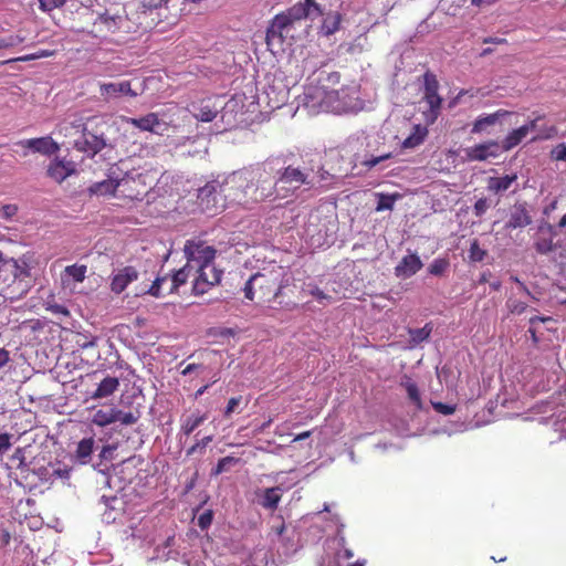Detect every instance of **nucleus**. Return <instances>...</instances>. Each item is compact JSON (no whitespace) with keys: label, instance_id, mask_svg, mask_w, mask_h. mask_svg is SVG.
<instances>
[{"label":"nucleus","instance_id":"obj_1","mask_svg":"<svg viewBox=\"0 0 566 566\" xmlns=\"http://www.w3.org/2000/svg\"><path fill=\"white\" fill-rule=\"evenodd\" d=\"M304 104L312 109L332 113L354 112L360 107L356 87L326 90L322 86H311L304 93Z\"/></svg>","mask_w":566,"mask_h":566},{"label":"nucleus","instance_id":"obj_2","mask_svg":"<svg viewBox=\"0 0 566 566\" xmlns=\"http://www.w3.org/2000/svg\"><path fill=\"white\" fill-rule=\"evenodd\" d=\"M277 165V158H270L262 164L249 168V178H251L249 199L251 202L285 198V193H282L279 187L277 178L273 181V175L276 171Z\"/></svg>","mask_w":566,"mask_h":566},{"label":"nucleus","instance_id":"obj_3","mask_svg":"<svg viewBox=\"0 0 566 566\" xmlns=\"http://www.w3.org/2000/svg\"><path fill=\"white\" fill-rule=\"evenodd\" d=\"M109 124L97 117H91L83 124L82 136L74 142V148L93 158L106 147H113L107 138Z\"/></svg>","mask_w":566,"mask_h":566},{"label":"nucleus","instance_id":"obj_4","mask_svg":"<svg viewBox=\"0 0 566 566\" xmlns=\"http://www.w3.org/2000/svg\"><path fill=\"white\" fill-rule=\"evenodd\" d=\"M249 168L234 171L220 180L221 191H223L226 205L229 202L249 203L251 178Z\"/></svg>","mask_w":566,"mask_h":566},{"label":"nucleus","instance_id":"obj_5","mask_svg":"<svg viewBox=\"0 0 566 566\" xmlns=\"http://www.w3.org/2000/svg\"><path fill=\"white\" fill-rule=\"evenodd\" d=\"M312 170L307 168H298L287 166L284 168L276 167L277 184L281 188L282 193H285V198L298 189L303 185L313 186L314 177L311 174Z\"/></svg>","mask_w":566,"mask_h":566},{"label":"nucleus","instance_id":"obj_6","mask_svg":"<svg viewBox=\"0 0 566 566\" xmlns=\"http://www.w3.org/2000/svg\"><path fill=\"white\" fill-rule=\"evenodd\" d=\"M276 15L284 20L283 22H285L287 28L294 31L295 23L305 19L313 21L318 17H323L324 8L316 0H303Z\"/></svg>","mask_w":566,"mask_h":566},{"label":"nucleus","instance_id":"obj_7","mask_svg":"<svg viewBox=\"0 0 566 566\" xmlns=\"http://www.w3.org/2000/svg\"><path fill=\"white\" fill-rule=\"evenodd\" d=\"M197 201L205 212L216 214L226 208V199L221 191L220 179L207 182L198 190Z\"/></svg>","mask_w":566,"mask_h":566},{"label":"nucleus","instance_id":"obj_8","mask_svg":"<svg viewBox=\"0 0 566 566\" xmlns=\"http://www.w3.org/2000/svg\"><path fill=\"white\" fill-rule=\"evenodd\" d=\"M184 252L187 264H192L196 269L209 268L216 256V249L206 244L203 241L188 240Z\"/></svg>","mask_w":566,"mask_h":566},{"label":"nucleus","instance_id":"obj_9","mask_svg":"<svg viewBox=\"0 0 566 566\" xmlns=\"http://www.w3.org/2000/svg\"><path fill=\"white\" fill-rule=\"evenodd\" d=\"M30 276V269L24 260H15L0 250V281L14 283Z\"/></svg>","mask_w":566,"mask_h":566},{"label":"nucleus","instance_id":"obj_10","mask_svg":"<svg viewBox=\"0 0 566 566\" xmlns=\"http://www.w3.org/2000/svg\"><path fill=\"white\" fill-rule=\"evenodd\" d=\"M275 15L266 30V45L272 53L284 51V42L287 38H293V30L287 28L285 22Z\"/></svg>","mask_w":566,"mask_h":566},{"label":"nucleus","instance_id":"obj_11","mask_svg":"<svg viewBox=\"0 0 566 566\" xmlns=\"http://www.w3.org/2000/svg\"><path fill=\"white\" fill-rule=\"evenodd\" d=\"M126 123L133 127L157 135H164L168 130V123L158 113H148L145 116L126 118Z\"/></svg>","mask_w":566,"mask_h":566},{"label":"nucleus","instance_id":"obj_12","mask_svg":"<svg viewBox=\"0 0 566 566\" xmlns=\"http://www.w3.org/2000/svg\"><path fill=\"white\" fill-rule=\"evenodd\" d=\"M222 273L221 270L214 266L196 269L195 274L197 275L192 286L193 293L197 295L206 293L209 287L220 283Z\"/></svg>","mask_w":566,"mask_h":566},{"label":"nucleus","instance_id":"obj_13","mask_svg":"<svg viewBox=\"0 0 566 566\" xmlns=\"http://www.w3.org/2000/svg\"><path fill=\"white\" fill-rule=\"evenodd\" d=\"M439 82L431 72L423 74V98L429 105L432 116L436 118L440 112L442 98L438 94Z\"/></svg>","mask_w":566,"mask_h":566},{"label":"nucleus","instance_id":"obj_14","mask_svg":"<svg viewBox=\"0 0 566 566\" xmlns=\"http://www.w3.org/2000/svg\"><path fill=\"white\" fill-rule=\"evenodd\" d=\"M15 145L25 149L23 156H28V150L44 156H51L59 150V145L50 136L23 139Z\"/></svg>","mask_w":566,"mask_h":566},{"label":"nucleus","instance_id":"obj_15","mask_svg":"<svg viewBox=\"0 0 566 566\" xmlns=\"http://www.w3.org/2000/svg\"><path fill=\"white\" fill-rule=\"evenodd\" d=\"M500 144L496 140H488L464 149L465 158L469 161H484L489 158H496L501 153Z\"/></svg>","mask_w":566,"mask_h":566},{"label":"nucleus","instance_id":"obj_16","mask_svg":"<svg viewBox=\"0 0 566 566\" xmlns=\"http://www.w3.org/2000/svg\"><path fill=\"white\" fill-rule=\"evenodd\" d=\"M99 95L104 101L109 102L126 95L136 97L138 93L132 88L129 81H122L99 84Z\"/></svg>","mask_w":566,"mask_h":566},{"label":"nucleus","instance_id":"obj_17","mask_svg":"<svg viewBox=\"0 0 566 566\" xmlns=\"http://www.w3.org/2000/svg\"><path fill=\"white\" fill-rule=\"evenodd\" d=\"M285 490L286 489L283 485L258 490L255 495L258 497L259 505L265 510L275 511Z\"/></svg>","mask_w":566,"mask_h":566},{"label":"nucleus","instance_id":"obj_18","mask_svg":"<svg viewBox=\"0 0 566 566\" xmlns=\"http://www.w3.org/2000/svg\"><path fill=\"white\" fill-rule=\"evenodd\" d=\"M532 216L527 210L526 202H516L510 209V217L505 224L506 229L525 228L532 223Z\"/></svg>","mask_w":566,"mask_h":566},{"label":"nucleus","instance_id":"obj_19","mask_svg":"<svg viewBox=\"0 0 566 566\" xmlns=\"http://www.w3.org/2000/svg\"><path fill=\"white\" fill-rule=\"evenodd\" d=\"M138 280V271L134 266H125L114 273L111 282L112 292L119 294L128 284Z\"/></svg>","mask_w":566,"mask_h":566},{"label":"nucleus","instance_id":"obj_20","mask_svg":"<svg viewBox=\"0 0 566 566\" xmlns=\"http://www.w3.org/2000/svg\"><path fill=\"white\" fill-rule=\"evenodd\" d=\"M423 266L422 261L416 253L405 255L395 268V275L400 279H408L415 275Z\"/></svg>","mask_w":566,"mask_h":566},{"label":"nucleus","instance_id":"obj_21","mask_svg":"<svg viewBox=\"0 0 566 566\" xmlns=\"http://www.w3.org/2000/svg\"><path fill=\"white\" fill-rule=\"evenodd\" d=\"M115 451V446H103L98 453L99 462L93 465L94 469L102 474L101 483L106 486H111V478L108 475L109 465L107 462L113 460Z\"/></svg>","mask_w":566,"mask_h":566},{"label":"nucleus","instance_id":"obj_22","mask_svg":"<svg viewBox=\"0 0 566 566\" xmlns=\"http://www.w3.org/2000/svg\"><path fill=\"white\" fill-rule=\"evenodd\" d=\"M511 115H512V113L509 111H505V109H499L493 114L481 115L474 120L471 133L472 134H481L489 126H493L496 123L502 122L505 117L511 116Z\"/></svg>","mask_w":566,"mask_h":566},{"label":"nucleus","instance_id":"obj_23","mask_svg":"<svg viewBox=\"0 0 566 566\" xmlns=\"http://www.w3.org/2000/svg\"><path fill=\"white\" fill-rule=\"evenodd\" d=\"M74 171L75 167L72 161L61 159L53 160L48 167V176L59 184L64 181Z\"/></svg>","mask_w":566,"mask_h":566},{"label":"nucleus","instance_id":"obj_24","mask_svg":"<svg viewBox=\"0 0 566 566\" xmlns=\"http://www.w3.org/2000/svg\"><path fill=\"white\" fill-rule=\"evenodd\" d=\"M220 107L212 98L203 99L198 106L193 105V116L201 122H212L219 113Z\"/></svg>","mask_w":566,"mask_h":566},{"label":"nucleus","instance_id":"obj_25","mask_svg":"<svg viewBox=\"0 0 566 566\" xmlns=\"http://www.w3.org/2000/svg\"><path fill=\"white\" fill-rule=\"evenodd\" d=\"M98 449L96 441L94 438H84L82 439L76 447L75 450V460L80 464H88L92 461V455L95 450Z\"/></svg>","mask_w":566,"mask_h":566},{"label":"nucleus","instance_id":"obj_26","mask_svg":"<svg viewBox=\"0 0 566 566\" xmlns=\"http://www.w3.org/2000/svg\"><path fill=\"white\" fill-rule=\"evenodd\" d=\"M190 275H195V266L192 264H187L176 271L170 280V284L167 289V294H171L178 291V289L186 284L188 277Z\"/></svg>","mask_w":566,"mask_h":566},{"label":"nucleus","instance_id":"obj_27","mask_svg":"<svg viewBox=\"0 0 566 566\" xmlns=\"http://www.w3.org/2000/svg\"><path fill=\"white\" fill-rule=\"evenodd\" d=\"M119 381L116 377H105L92 394L93 399H102L112 396L118 388Z\"/></svg>","mask_w":566,"mask_h":566},{"label":"nucleus","instance_id":"obj_28","mask_svg":"<svg viewBox=\"0 0 566 566\" xmlns=\"http://www.w3.org/2000/svg\"><path fill=\"white\" fill-rule=\"evenodd\" d=\"M119 186V180L114 178H108L103 181H98L90 186L88 192L91 195L104 196V195H113L117 187Z\"/></svg>","mask_w":566,"mask_h":566},{"label":"nucleus","instance_id":"obj_29","mask_svg":"<svg viewBox=\"0 0 566 566\" xmlns=\"http://www.w3.org/2000/svg\"><path fill=\"white\" fill-rule=\"evenodd\" d=\"M517 179L516 175H505L503 177H490L488 181V189L495 193L506 191L512 184Z\"/></svg>","mask_w":566,"mask_h":566},{"label":"nucleus","instance_id":"obj_30","mask_svg":"<svg viewBox=\"0 0 566 566\" xmlns=\"http://www.w3.org/2000/svg\"><path fill=\"white\" fill-rule=\"evenodd\" d=\"M527 136V128L518 127L513 129L509 135L502 140L500 145L503 151H509L516 147L525 137Z\"/></svg>","mask_w":566,"mask_h":566},{"label":"nucleus","instance_id":"obj_31","mask_svg":"<svg viewBox=\"0 0 566 566\" xmlns=\"http://www.w3.org/2000/svg\"><path fill=\"white\" fill-rule=\"evenodd\" d=\"M340 20L342 15L338 12H329L325 14L321 25L322 33L326 36L334 34L339 29Z\"/></svg>","mask_w":566,"mask_h":566},{"label":"nucleus","instance_id":"obj_32","mask_svg":"<svg viewBox=\"0 0 566 566\" xmlns=\"http://www.w3.org/2000/svg\"><path fill=\"white\" fill-rule=\"evenodd\" d=\"M92 422L98 427H105L116 422L115 408L99 409L93 415Z\"/></svg>","mask_w":566,"mask_h":566},{"label":"nucleus","instance_id":"obj_33","mask_svg":"<svg viewBox=\"0 0 566 566\" xmlns=\"http://www.w3.org/2000/svg\"><path fill=\"white\" fill-rule=\"evenodd\" d=\"M206 419V415H192L188 417L181 426L182 432L186 436L191 434Z\"/></svg>","mask_w":566,"mask_h":566},{"label":"nucleus","instance_id":"obj_34","mask_svg":"<svg viewBox=\"0 0 566 566\" xmlns=\"http://www.w3.org/2000/svg\"><path fill=\"white\" fill-rule=\"evenodd\" d=\"M86 271V265L73 264L65 268L64 275L72 277L74 282H83L85 279Z\"/></svg>","mask_w":566,"mask_h":566},{"label":"nucleus","instance_id":"obj_35","mask_svg":"<svg viewBox=\"0 0 566 566\" xmlns=\"http://www.w3.org/2000/svg\"><path fill=\"white\" fill-rule=\"evenodd\" d=\"M426 133L427 132L424 128H420L419 126H417L416 133H413L412 135H410L402 142V147L403 148H415V147L419 146L424 140Z\"/></svg>","mask_w":566,"mask_h":566},{"label":"nucleus","instance_id":"obj_36","mask_svg":"<svg viewBox=\"0 0 566 566\" xmlns=\"http://www.w3.org/2000/svg\"><path fill=\"white\" fill-rule=\"evenodd\" d=\"M431 332H432V327L430 326V324H426L421 328L409 329V335H410L413 344H419V343L428 339Z\"/></svg>","mask_w":566,"mask_h":566},{"label":"nucleus","instance_id":"obj_37","mask_svg":"<svg viewBox=\"0 0 566 566\" xmlns=\"http://www.w3.org/2000/svg\"><path fill=\"white\" fill-rule=\"evenodd\" d=\"M265 280V275L262 274V273H255L253 274L247 282H245V285H244V296L252 301L254 298V292H253V287L255 284H259V283H262L263 281Z\"/></svg>","mask_w":566,"mask_h":566},{"label":"nucleus","instance_id":"obj_38","mask_svg":"<svg viewBox=\"0 0 566 566\" xmlns=\"http://www.w3.org/2000/svg\"><path fill=\"white\" fill-rule=\"evenodd\" d=\"M239 462V459L233 457H224L218 461V464L212 469V475H219L230 470V468Z\"/></svg>","mask_w":566,"mask_h":566},{"label":"nucleus","instance_id":"obj_39","mask_svg":"<svg viewBox=\"0 0 566 566\" xmlns=\"http://www.w3.org/2000/svg\"><path fill=\"white\" fill-rule=\"evenodd\" d=\"M557 133L558 130L554 125H539L538 134L532 138V142L554 138Z\"/></svg>","mask_w":566,"mask_h":566},{"label":"nucleus","instance_id":"obj_40","mask_svg":"<svg viewBox=\"0 0 566 566\" xmlns=\"http://www.w3.org/2000/svg\"><path fill=\"white\" fill-rule=\"evenodd\" d=\"M450 263L447 259H436L428 268V272L436 276H441L448 270Z\"/></svg>","mask_w":566,"mask_h":566},{"label":"nucleus","instance_id":"obj_41","mask_svg":"<svg viewBox=\"0 0 566 566\" xmlns=\"http://www.w3.org/2000/svg\"><path fill=\"white\" fill-rule=\"evenodd\" d=\"M168 281L169 280L167 275L156 277V280L153 282L150 287L145 293L155 297H161L164 295L161 290L164 285L168 283Z\"/></svg>","mask_w":566,"mask_h":566},{"label":"nucleus","instance_id":"obj_42","mask_svg":"<svg viewBox=\"0 0 566 566\" xmlns=\"http://www.w3.org/2000/svg\"><path fill=\"white\" fill-rule=\"evenodd\" d=\"M338 545L340 546L342 549H339L335 556L337 566H339L340 559L347 560L354 556L353 551L346 547L345 537L343 535H340L339 533H338Z\"/></svg>","mask_w":566,"mask_h":566},{"label":"nucleus","instance_id":"obj_43","mask_svg":"<svg viewBox=\"0 0 566 566\" xmlns=\"http://www.w3.org/2000/svg\"><path fill=\"white\" fill-rule=\"evenodd\" d=\"M485 255L486 251L480 247L478 240H473L469 249V259L472 262H481Z\"/></svg>","mask_w":566,"mask_h":566},{"label":"nucleus","instance_id":"obj_44","mask_svg":"<svg viewBox=\"0 0 566 566\" xmlns=\"http://www.w3.org/2000/svg\"><path fill=\"white\" fill-rule=\"evenodd\" d=\"M116 422H120L124 426L134 424L138 420V416L133 412H124L120 409L115 408Z\"/></svg>","mask_w":566,"mask_h":566},{"label":"nucleus","instance_id":"obj_45","mask_svg":"<svg viewBox=\"0 0 566 566\" xmlns=\"http://www.w3.org/2000/svg\"><path fill=\"white\" fill-rule=\"evenodd\" d=\"M506 307L511 314H522L526 311L527 304L516 298L510 297L506 301Z\"/></svg>","mask_w":566,"mask_h":566},{"label":"nucleus","instance_id":"obj_46","mask_svg":"<svg viewBox=\"0 0 566 566\" xmlns=\"http://www.w3.org/2000/svg\"><path fill=\"white\" fill-rule=\"evenodd\" d=\"M406 390L409 399L420 409L421 408V397L418 390V387L415 382L407 381Z\"/></svg>","mask_w":566,"mask_h":566},{"label":"nucleus","instance_id":"obj_47","mask_svg":"<svg viewBox=\"0 0 566 566\" xmlns=\"http://www.w3.org/2000/svg\"><path fill=\"white\" fill-rule=\"evenodd\" d=\"M535 249L541 254H547L554 250V243L552 238H542L535 242Z\"/></svg>","mask_w":566,"mask_h":566},{"label":"nucleus","instance_id":"obj_48","mask_svg":"<svg viewBox=\"0 0 566 566\" xmlns=\"http://www.w3.org/2000/svg\"><path fill=\"white\" fill-rule=\"evenodd\" d=\"M46 310L56 315L59 318L70 317V311L62 304L48 303Z\"/></svg>","mask_w":566,"mask_h":566},{"label":"nucleus","instance_id":"obj_49","mask_svg":"<svg viewBox=\"0 0 566 566\" xmlns=\"http://www.w3.org/2000/svg\"><path fill=\"white\" fill-rule=\"evenodd\" d=\"M65 2L66 0H39L40 9L44 12H50L54 9L61 8Z\"/></svg>","mask_w":566,"mask_h":566},{"label":"nucleus","instance_id":"obj_50","mask_svg":"<svg viewBox=\"0 0 566 566\" xmlns=\"http://www.w3.org/2000/svg\"><path fill=\"white\" fill-rule=\"evenodd\" d=\"M395 198L387 195H380L379 200L377 202L376 210L377 211H384V210H391L394 208Z\"/></svg>","mask_w":566,"mask_h":566},{"label":"nucleus","instance_id":"obj_51","mask_svg":"<svg viewBox=\"0 0 566 566\" xmlns=\"http://www.w3.org/2000/svg\"><path fill=\"white\" fill-rule=\"evenodd\" d=\"M23 38L20 35H9L0 39V50L19 45L23 42Z\"/></svg>","mask_w":566,"mask_h":566},{"label":"nucleus","instance_id":"obj_52","mask_svg":"<svg viewBox=\"0 0 566 566\" xmlns=\"http://www.w3.org/2000/svg\"><path fill=\"white\" fill-rule=\"evenodd\" d=\"M390 154H384L379 156H370L366 158L361 164L367 167V169H371L376 167L378 164L385 161L386 159L390 158Z\"/></svg>","mask_w":566,"mask_h":566},{"label":"nucleus","instance_id":"obj_53","mask_svg":"<svg viewBox=\"0 0 566 566\" xmlns=\"http://www.w3.org/2000/svg\"><path fill=\"white\" fill-rule=\"evenodd\" d=\"M490 207H491V205L488 201V199L486 198H481L474 205V208H473L474 214L476 217L481 218L488 211V209Z\"/></svg>","mask_w":566,"mask_h":566},{"label":"nucleus","instance_id":"obj_54","mask_svg":"<svg viewBox=\"0 0 566 566\" xmlns=\"http://www.w3.org/2000/svg\"><path fill=\"white\" fill-rule=\"evenodd\" d=\"M212 441V436L202 438L199 442L187 450V455L195 454L198 450H203Z\"/></svg>","mask_w":566,"mask_h":566},{"label":"nucleus","instance_id":"obj_55","mask_svg":"<svg viewBox=\"0 0 566 566\" xmlns=\"http://www.w3.org/2000/svg\"><path fill=\"white\" fill-rule=\"evenodd\" d=\"M212 518H213V513L212 511H206L203 512L199 518H198V525L201 530H206L208 528L211 523H212Z\"/></svg>","mask_w":566,"mask_h":566},{"label":"nucleus","instance_id":"obj_56","mask_svg":"<svg viewBox=\"0 0 566 566\" xmlns=\"http://www.w3.org/2000/svg\"><path fill=\"white\" fill-rule=\"evenodd\" d=\"M552 158L555 160L566 161V144L562 143L558 144L553 150H552Z\"/></svg>","mask_w":566,"mask_h":566},{"label":"nucleus","instance_id":"obj_57","mask_svg":"<svg viewBox=\"0 0 566 566\" xmlns=\"http://www.w3.org/2000/svg\"><path fill=\"white\" fill-rule=\"evenodd\" d=\"M432 407L437 412L446 416L452 415L455 411L454 406L442 402H432Z\"/></svg>","mask_w":566,"mask_h":566},{"label":"nucleus","instance_id":"obj_58","mask_svg":"<svg viewBox=\"0 0 566 566\" xmlns=\"http://www.w3.org/2000/svg\"><path fill=\"white\" fill-rule=\"evenodd\" d=\"M304 292L308 293L310 295L314 296L318 301L328 300L331 296L326 295L319 287L308 285L307 289L304 290Z\"/></svg>","mask_w":566,"mask_h":566},{"label":"nucleus","instance_id":"obj_59","mask_svg":"<svg viewBox=\"0 0 566 566\" xmlns=\"http://www.w3.org/2000/svg\"><path fill=\"white\" fill-rule=\"evenodd\" d=\"M545 118V115L537 114L532 120L523 125L522 127L527 128V134L532 130H536L538 133L539 128V122H542Z\"/></svg>","mask_w":566,"mask_h":566},{"label":"nucleus","instance_id":"obj_60","mask_svg":"<svg viewBox=\"0 0 566 566\" xmlns=\"http://www.w3.org/2000/svg\"><path fill=\"white\" fill-rule=\"evenodd\" d=\"M18 212V207L15 205H6L1 208V217L10 220Z\"/></svg>","mask_w":566,"mask_h":566},{"label":"nucleus","instance_id":"obj_61","mask_svg":"<svg viewBox=\"0 0 566 566\" xmlns=\"http://www.w3.org/2000/svg\"><path fill=\"white\" fill-rule=\"evenodd\" d=\"M11 434L10 433H0V454H3L11 448Z\"/></svg>","mask_w":566,"mask_h":566},{"label":"nucleus","instance_id":"obj_62","mask_svg":"<svg viewBox=\"0 0 566 566\" xmlns=\"http://www.w3.org/2000/svg\"><path fill=\"white\" fill-rule=\"evenodd\" d=\"M241 402V397H233L228 401V406L224 410V416L229 417L232 412L237 410Z\"/></svg>","mask_w":566,"mask_h":566},{"label":"nucleus","instance_id":"obj_63","mask_svg":"<svg viewBox=\"0 0 566 566\" xmlns=\"http://www.w3.org/2000/svg\"><path fill=\"white\" fill-rule=\"evenodd\" d=\"M71 474V469L67 467L64 468H57L54 470V475L61 478V479H69Z\"/></svg>","mask_w":566,"mask_h":566},{"label":"nucleus","instance_id":"obj_64","mask_svg":"<svg viewBox=\"0 0 566 566\" xmlns=\"http://www.w3.org/2000/svg\"><path fill=\"white\" fill-rule=\"evenodd\" d=\"M9 361L10 353L4 348H0V369L4 367Z\"/></svg>","mask_w":566,"mask_h":566}]
</instances>
